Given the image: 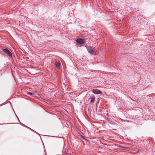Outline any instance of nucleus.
Segmentation results:
<instances>
[{"label":"nucleus","instance_id":"1","mask_svg":"<svg viewBox=\"0 0 155 155\" xmlns=\"http://www.w3.org/2000/svg\"><path fill=\"white\" fill-rule=\"evenodd\" d=\"M87 50L89 53L91 54H95V51L94 49L91 47H88L87 48Z\"/></svg>","mask_w":155,"mask_h":155},{"label":"nucleus","instance_id":"2","mask_svg":"<svg viewBox=\"0 0 155 155\" xmlns=\"http://www.w3.org/2000/svg\"><path fill=\"white\" fill-rule=\"evenodd\" d=\"M92 91L94 94H101V91L98 89H94L92 90Z\"/></svg>","mask_w":155,"mask_h":155},{"label":"nucleus","instance_id":"3","mask_svg":"<svg viewBox=\"0 0 155 155\" xmlns=\"http://www.w3.org/2000/svg\"><path fill=\"white\" fill-rule=\"evenodd\" d=\"M3 51H4L6 54H8L9 56H12V53L9 51L7 48H5L3 49Z\"/></svg>","mask_w":155,"mask_h":155},{"label":"nucleus","instance_id":"4","mask_svg":"<svg viewBox=\"0 0 155 155\" xmlns=\"http://www.w3.org/2000/svg\"><path fill=\"white\" fill-rule=\"evenodd\" d=\"M77 43H80V44H82L83 43L84 40L81 39H78L77 40Z\"/></svg>","mask_w":155,"mask_h":155},{"label":"nucleus","instance_id":"5","mask_svg":"<svg viewBox=\"0 0 155 155\" xmlns=\"http://www.w3.org/2000/svg\"><path fill=\"white\" fill-rule=\"evenodd\" d=\"M55 65L57 68H58L60 67V63L59 62H57L55 63Z\"/></svg>","mask_w":155,"mask_h":155},{"label":"nucleus","instance_id":"6","mask_svg":"<svg viewBox=\"0 0 155 155\" xmlns=\"http://www.w3.org/2000/svg\"><path fill=\"white\" fill-rule=\"evenodd\" d=\"M91 97V101L92 102H94V101L95 100V97Z\"/></svg>","mask_w":155,"mask_h":155},{"label":"nucleus","instance_id":"7","mask_svg":"<svg viewBox=\"0 0 155 155\" xmlns=\"http://www.w3.org/2000/svg\"><path fill=\"white\" fill-rule=\"evenodd\" d=\"M28 94H29L30 95L32 96L33 95V94L32 93L30 92H28L27 93Z\"/></svg>","mask_w":155,"mask_h":155}]
</instances>
